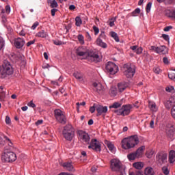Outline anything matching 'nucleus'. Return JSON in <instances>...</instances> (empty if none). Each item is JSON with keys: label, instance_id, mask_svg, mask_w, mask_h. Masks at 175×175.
Returning a JSON list of instances; mask_svg holds the SVG:
<instances>
[{"label": "nucleus", "instance_id": "nucleus-1", "mask_svg": "<svg viewBox=\"0 0 175 175\" xmlns=\"http://www.w3.org/2000/svg\"><path fill=\"white\" fill-rule=\"evenodd\" d=\"M13 66L9 60L5 59L3 62V64L0 66V79H5L8 76H12L14 73Z\"/></svg>", "mask_w": 175, "mask_h": 175}, {"label": "nucleus", "instance_id": "nucleus-2", "mask_svg": "<svg viewBox=\"0 0 175 175\" xmlns=\"http://www.w3.org/2000/svg\"><path fill=\"white\" fill-rule=\"evenodd\" d=\"M122 148L124 150H131V148H133L135 146L139 144V137L137 135H132L127 138H124L122 142Z\"/></svg>", "mask_w": 175, "mask_h": 175}, {"label": "nucleus", "instance_id": "nucleus-3", "mask_svg": "<svg viewBox=\"0 0 175 175\" xmlns=\"http://www.w3.org/2000/svg\"><path fill=\"white\" fill-rule=\"evenodd\" d=\"M136 73V67L135 65L128 63L123 66V74L127 79H132Z\"/></svg>", "mask_w": 175, "mask_h": 175}, {"label": "nucleus", "instance_id": "nucleus-4", "mask_svg": "<svg viewBox=\"0 0 175 175\" xmlns=\"http://www.w3.org/2000/svg\"><path fill=\"white\" fill-rule=\"evenodd\" d=\"M63 135L66 140L72 142L73 137H75V128H73L72 124H68L64 127Z\"/></svg>", "mask_w": 175, "mask_h": 175}, {"label": "nucleus", "instance_id": "nucleus-5", "mask_svg": "<svg viewBox=\"0 0 175 175\" xmlns=\"http://www.w3.org/2000/svg\"><path fill=\"white\" fill-rule=\"evenodd\" d=\"M133 108V106L131 104L124 105H122L121 109L115 110L114 113H116L118 116H123L124 117V116H129Z\"/></svg>", "mask_w": 175, "mask_h": 175}, {"label": "nucleus", "instance_id": "nucleus-6", "mask_svg": "<svg viewBox=\"0 0 175 175\" xmlns=\"http://www.w3.org/2000/svg\"><path fill=\"white\" fill-rule=\"evenodd\" d=\"M55 118L57 122L59 124H62L65 125L66 124V116H65V113L60 109H55L54 111Z\"/></svg>", "mask_w": 175, "mask_h": 175}, {"label": "nucleus", "instance_id": "nucleus-7", "mask_svg": "<svg viewBox=\"0 0 175 175\" xmlns=\"http://www.w3.org/2000/svg\"><path fill=\"white\" fill-rule=\"evenodd\" d=\"M105 69L110 75H116L118 72V66L111 62H107Z\"/></svg>", "mask_w": 175, "mask_h": 175}, {"label": "nucleus", "instance_id": "nucleus-8", "mask_svg": "<svg viewBox=\"0 0 175 175\" xmlns=\"http://www.w3.org/2000/svg\"><path fill=\"white\" fill-rule=\"evenodd\" d=\"M150 50L154 51V53H157V54L165 55L167 54L168 53V49L165 45H162L160 46H151Z\"/></svg>", "mask_w": 175, "mask_h": 175}, {"label": "nucleus", "instance_id": "nucleus-9", "mask_svg": "<svg viewBox=\"0 0 175 175\" xmlns=\"http://www.w3.org/2000/svg\"><path fill=\"white\" fill-rule=\"evenodd\" d=\"M77 135L79 136V139L81 140L83 143H86L87 144H90V135L83 130H79L77 131Z\"/></svg>", "mask_w": 175, "mask_h": 175}, {"label": "nucleus", "instance_id": "nucleus-10", "mask_svg": "<svg viewBox=\"0 0 175 175\" xmlns=\"http://www.w3.org/2000/svg\"><path fill=\"white\" fill-rule=\"evenodd\" d=\"M86 57L87 59H88V61H90V62H95L96 64H97V62H100V57H99V55H98L96 52H88V55Z\"/></svg>", "mask_w": 175, "mask_h": 175}, {"label": "nucleus", "instance_id": "nucleus-11", "mask_svg": "<svg viewBox=\"0 0 175 175\" xmlns=\"http://www.w3.org/2000/svg\"><path fill=\"white\" fill-rule=\"evenodd\" d=\"M121 161L117 159L111 160V169L112 172H120L121 170Z\"/></svg>", "mask_w": 175, "mask_h": 175}, {"label": "nucleus", "instance_id": "nucleus-12", "mask_svg": "<svg viewBox=\"0 0 175 175\" xmlns=\"http://www.w3.org/2000/svg\"><path fill=\"white\" fill-rule=\"evenodd\" d=\"M88 148H92V150H94V151H96V152H100V143H99V142L96 139H93L91 140Z\"/></svg>", "mask_w": 175, "mask_h": 175}, {"label": "nucleus", "instance_id": "nucleus-13", "mask_svg": "<svg viewBox=\"0 0 175 175\" xmlns=\"http://www.w3.org/2000/svg\"><path fill=\"white\" fill-rule=\"evenodd\" d=\"M78 57H87L88 55V50L85 46H79L75 51Z\"/></svg>", "mask_w": 175, "mask_h": 175}, {"label": "nucleus", "instance_id": "nucleus-14", "mask_svg": "<svg viewBox=\"0 0 175 175\" xmlns=\"http://www.w3.org/2000/svg\"><path fill=\"white\" fill-rule=\"evenodd\" d=\"M156 159L159 165H163L167 162V155L166 154H159L156 156Z\"/></svg>", "mask_w": 175, "mask_h": 175}, {"label": "nucleus", "instance_id": "nucleus-15", "mask_svg": "<svg viewBox=\"0 0 175 175\" xmlns=\"http://www.w3.org/2000/svg\"><path fill=\"white\" fill-rule=\"evenodd\" d=\"M96 110L97 111V116H102L107 113V107H103L100 105H97L96 107Z\"/></svg>", "mask_w": 175, "mask_h": 175}, {"label": "nucleus", "instance_id": "nucleus-16", "mask_svg": "<svg viewBox=\"0 0 175 175\" xmlns=\"http://www.w3.org/2000/svg\"><path fill=\"white\" fill-rule=\"evenodd\" d=\"M14 44L16 49H22L24 44H25V40L24 38H18L15 40Z\"/></svg>", "mask_w": 175, "mask_h": 175}, {"label": "nucleus", "instance_id": "nucleus-17", "mask_svg": "<svg viewBox=\"0 0 175 175\" xmlns=\"http://www.w3.org/2000/svg\"><path fill=\"white\" fill-rule=\"evenodd\" d=\"M62 166L64 169L68 170V172H76L75 167H73V165L70 162H64Z\"/></svg>", "mask_w": 175, "mask_h": 175}, {"label": "nucleus", "instance_id": "nucleus-18", "mask_svg": "<svg viewBox=\"0 0 175 175\" xmlns=\"http://www.w3.org/2000/svg\"><path fill=\"white\" fill-rule=\"evenodd\" d=\"M165 14L172 20H175V10H165Z\"/></svg>", "mask_w": 175, "mask_h": 175}, {"label": "nucleus", "instance_id": "nucleus-19", "mask_svg": "<svg viewBox=\"0 0 175 175\" xmlns=\"http://www.w3.org/2000/svg\"><path fill=\"white\" fill-rule=\"evenodd\" d=\"M129 84L126 82H122L118 84V88L119 90V92H122L128 88Z\"/></svg>", "mask_w": 175, "mask_h": 175}, {"label": "nucleus", "instance_id": "nucleus-20", "mask_svg": "<svg viewBox=\"0 0 175 175\" xmlns=\"http://www.w3.org/2000/svg\"><path fill=\"white\" fill-rule=\"evenodd\" d=\"M9 13H10V6L6 5L5 9L1 10V16L2 18H6V16L8 14H9Z\"/></svg>", "mask_w": 175, "mask_h": 175}, {"label": "nucleus", "instance_id": "nucleus-21", "mask_svg": "<svg viewBox=\"0 0 175 175\" xmlns=\"http://www.w3.org/2000/svg\"><path fill=\"white\" fill-rule=\"evenodd\" d=\"M174 126L173 125H170V126H167L166 129V133L169 137H173V135H174Z\"/></svg>", "mask_w": 175, "mask_h": 175}, {"label": "nucleus", "instance_id": "nucleus-22", "mask_svg": "<svg viewBox=\"0 0 175 175\" xmlns=\"http://www.w3.org/2000/svg\"><path fill=\"white\" fill-rule=\"evenodd\" d=\"M130 49L131 50H133V51H134V53H136V54H138V55L142 54V53H143V48L138 47L136 45L131 46Z\"/></svg>", "mask_w": 175, "mask_h": 175}, {"label": "nucleus", "instance_id": "nucleus-23", "mask_svg": "<svg viewBox=\"0 0 175 175\" xmlns=\"http://www.w3.org/2000/svg\"><path fill=\"white\" fill-rule=\"evenodd\" d=\"M142 154H129L127 155V158L130 161H135L136 158H142Z\"/></svg>", "mask_w": 175, "mask_h": 175}, {"label": "nucleus", "instance_id": "nucleus-24", "mask_svg": "<svg viewBox=\"0 0 175 175\" xmlns=\"http://www.w3.org/2000/svg\"><path fill=\"white\" fill-rule=\"evenodd\" d=\"M96 43L98 46H100V47H103V49H106V47H107V44L105 43L100 38L96 39Z\"/></svg>", "mask_w": 175, "mask_h": 175}, {"label": "nucleus", "instance_id": "nucleus-25", "mask_svg": "<svg viewBox=\"0 0 175 175\" xmlns=\"http://www.w3.org/2000/svg\"><path fill=\"white\" fill-rule=\"evenodd\" d=\"M144 174L145 175H154L155 172L154 171V169L151 167H148L144 170Z\"/></svg>", "mask_w": 175, "mask_h": 175}, {"label": "nucleus", "instance_id": "nucleus-26", "mask_svg": "<svg viewBox=\"0 0 175 175\" xmlns=\"http://www.w3.org/2000/svg\"><path fill=\"white\" fill-rule=\"evenodd\" d=\"M36 36L37 38H44L46 36H49V34L47 33V32H46L44 30H41L40 31H38L36 34Z\"/></svg>", "mask_w": 175, "mask_h": 175}, {"label": "nucleus", "instance_id": "nucleus-27", "mask_svg": "<svg viewBox=\"0 0 175 175\" xmlns=\"http://www.w3.org/2000/svg\"><path fill=\"white\" fill-rule=\"evenodd\" d=\"M107 148L111 151V152H116V146L114 144L110 142H107L106 143Z\"/></svg>", "mask_w": 175, "mask_h": 175}, {"label": "nucleus", "instance_id": "nucleus-28", "mask_svg": "<svg viewBox=\"0 0 175 175\" xmlns=\"http://www.w3.org/2000/svg\"><path fill=\"white\" fill-rule=\"evenodd\" d=\"M93 86L94 88V91L99 92L103 90V86L100 83H94Z\"/></svg>", "mask_w": 175, "mask_h": 175}, {"label": "nucleus", "instance_id": "nucleus-29", "mask_svg": "<svg viewBox=\"0 0 175 175\" xmlns=\"http://www.w3.org/2000/svg\"><path fill=\"white\" fill-rule=\"evenodd\" d=\"M149 109L151 110V111H158V107H157V104L154 102H149Z\"/></svg>", "mask_w": 175, "mask_h": 175}, {"label": "nucleus", "instance_id": "nucleus-30", "mask_svg": "<svg viewBox=\"0 0 175 175\" xmlns=\"http://www.w3.org/2000/svg\"><path fill=\"white\" fill-rule=\"evenodd\" d=\"M133 167H135V169H137V170H142V169H143V166H144V164H143V163L142 162H137V163H134L133 164Z\"/></svg>", "mask_w": 175, "mask_h": 175}, {"label": "nucleus", "instance_id": "nucleus-31", "mask_svg": "<svg viewBox=\"0 0 175 175\" xmlns=\"http://www.w3.org/2000/svg\"><path fill=\"white\" fill-rule=\"evenodd\" d=\"M73 76L77 79V80H79V81H83V74L79 72H75L73 73Z\"/></svg>", "mask_w": 175, "mask_h": 175}, {"label": "nucleus", "instance_id": "nucleus-32", "mask_svg": "<svg viewBox=\"0 0 175 175\" xmlns=\"http://www.w3.org/2000/svg\"><path fill=\"white\" fill-rule=\"evenodd\" d=\"M48 3L49 5H50V7L52 8V9H55V8H58V3H57V1L55 0H49Z\"/></svg>", "mask_w": 175, "mask_h": 175}, {"label": "nucleus", "instance_id": "nucleus-33", "mask_svg": "<svg viewBox=\"0 0 175 175\" xmlns=\"http://www.w3.org/2000/svg\"><path fill=\"white\" fill-rule=\"evenodd\" d=\"M9 155V158L8 161H9V163H12L13 162H14L16 159H17V155L16 154H10Z\"/></svg>", "mask_w": 175, "mask_h": 175}, {"label": "nucleus", "instance_id": "nucleus-34", "mask_svg": "<svg viewBox=\"0 0 175 175\" xmlns=\"http://www.w3.org/2000/svg\"><path fill=\"white\" fill-rule=\"evenodd\" d=\"M109 95H111V96H116L117 95V88L116 87L111 88L109 90Z\"/></svg>", "mask_w": 175, "mask_h": 175}, {"label": "nucleus", "instance_id": "nucleus-35", "mask_svg": "<svg viewBox=\"0 0 175 175\" xmlns=\"http://www.w3.org/2000/svg\"><path fill=\"white\" fill-rule=\"evenodd\" d=\"M8 159H10L8 154H4L1 155L2 162H4L5 163H9V161H8Z\"/></svg>", "mask_w": 175, "mask_h": 175}, {"label": "nucleus", "instance_id": "nucleus-36", "mask_svg": "<svg viewBox=\"0 0 175 175\" xmlns=\"http://www.w3.org/2000/svg\"><path fill=\"white\" fill-rule=\"evenodd\" d=\"M110 36H111V38H113V39H114V40H116V42H120V38H118V35L117 34V33L114 32V31H111L110 32Z\"/></svg>", "mask_w": 175, "mask_h": 175}, {"label": "nucleus", "instance_id": "nucleus-37", "mask_svg": "<svg viewBox=\"0 0 175 175\" xmlns=\"http://www.w3.org/2000/svg\"><path fill=\"white\" fill-rule=\"evenodd\" d=\"M81 24H83V21H81V18H80V16H77L75 18V25L77 27H80Z\"/></svg>", "mask_w": 175, "mask_h": 175}, {"label": "nucleus", "instance_id": "nucleus-38", "mask_svg": "<svg viewBox=\"0 0 175 175\" xmlns=\"http://www.w3.org/2000/svg\"><path fill=\"white\" fill-rule=\"evenodd\" d=\"M77 39H78L80 44H84L85 43L84 41V36H83V34H79L77 36Z\"/></svg>", "mask_w": 175, "mask_h": 175}, {"label": "nucleus", "instance_id": "nucleus-39", "mask_svg": "<svg viewBox=\"0 0 175 175\" xmlns=\"http://www.w3.org/2000/svg\"><path fill=\"white\" fill-rule=\"evenodd\" d=\"M132 17H136L137 14H140V8H136L131 14H130Z\"/></svg>", "mask_w": 175, "mask_h": 175}, {"label": "nucleus", "instance_id": "nucleus-40", "mask_svg": "<svg viewBox=\"0 0 175 175\" xmlns=\"http://www.w3.org/2000/svg\"><path fill=\"white\" fill-rule=\"evenodd\" d=\"M118 107H121V103L117 102L109 106V109H118Z\"/></svg>", "mask_w": 175, "mask_h": 175}, {"label": "nucleus", "instance_id": "nucleus-41", "mask_svg": "<svg viewBox=\"0 0 175 175\" xmlns=\"http://www.w3.org/2000/svg\"><path fill=\"white\" fill-rule=\"evenodd\" d=\"M170 163H174L175 162V154H169Z\"/></svg>", "mask_w": 175, "mask_h": 175}, {"label": "nucleus", "instance_id": "nucleus-42", "mask_svg": "<svg viewBox=\"0 0 175 175\" xmlns=\"http://www.w3.org/2000/svg\"><path fill=\"white\" fill-rule=\"evenodd\" d=\"M80 161H87V154H81L79 157H77Z\"/></svg>", "mask_w": 175, "mask_h": 175}, {"label": "nucleus", "instance_id": "nucleus-43", "mask_svg": "<svg viewBox=\"0 0 175 175\" xmlns=\"http://www.w3.org/2000/svg\"><path fill=\"white\" fill-rule=\"evenodd\" d=\"M151 6H152V3L149 2L147 3L146 7V13H150V12H151Z\"/></svg>", "mask_w": 175, "mask_h": 175}, {"label": "nucleus", "instance_id": "nucleus-44", "mask_svg": "<svg viewBox=\"0 0 175 175\" xmlns=\"http://www.w3.org/2000/svg\"><path fill=\"white\" fill-rule=\"evenodd\" d=\"M3 47H5V40H3L2 36H0V51L3 49Z\"/></svg>", "mask_w": 175, "mask_h": 175}, {"label": "nucleus", "instance_id": "nucleus-45", "mask_svg": "<svg viewBox=\"0 0 175 175\" xmlns=\"http://www.w3.org/2000/svg\"><path fill=\"white\" fill-rule=\"evenodd\" d=\"M116 21H117V17L111 18V19H109V27H114V22Z\"/></svg>", "mask_w": 175, "mask_h": 175}, {"label": "nucleus", "instance_id": "nucleus-46", "mask_svg": "<svg viewBox=\"0 0 175 175\" xmlns=\"http://www.w3.org/2000/svg\"><path fill=\"white\" fill-rule=\"evenodd\" d=\"M145 148H146L145 146H141V147H139V148L137 150L135 154H142V152L144 151Z\"/></svg>", "mask_w": 175, "mask_h": 175}, {"label": "nucleus", "instance_id": "nucleus-47", "mask_svg": "<svg viewBox=\"0 0 175 175\" xmlns=\"http://www.w3.org/2000/svg\"><path fill=\"white\" fill-rule=\"evenodd\" d=\"M5 93L4 92V90H3L1 92V93H0V100L1 102H3V100H5Z\"/></svg>", "mask_w": 175, "mask_h": 175}, {"label": "nucleus", "instance_id": "nucleus-48", "mask_svg": "<svg viewBox=\"0 0 175 175\" xmlns=\"http://www.w3.org/2000/svg\"><path fill=\"white\" fill-rule=\"evenodd\" d=\"M165 107H167V109H170V107H173V105L172 104V103L170 102V100H167L165 103Z\"/></svg>", "mask_w": 175, "mask_h": 175}, {"label": "nucleus", "instance_id": "nucleus-49", "mask_svg": "<svg viewBox=\"0 0 175 175\" xmlns=\"http://www.w3.org/2000/svg\"><path fill=\"white\" fill-rule=\"evenodd\" d=\"M168 77L170 79V80L175 81V74L174 72H169Z\"/></svg>", "mask_w": 175, "mask_h": 175}, {"label": "nucleus", "instance_id": "nucleus-50", "mask_svg": "<svg viewBox=\"0 0 175 175\" xmlns=\"http://www.w3.org/2000/svg\"><path fill=\"white\" fill-rule=\"evenodd\" d=\"M96 106H98L97 104H94L92 107H90V113H95V110H96Z\"/></svg>", "mask_w": 175, "mask_h": 175}, {"label": "nucleus", "instance_id": "nucleus-51", "mask_svg": "<svg viewBox=\"0 0 175 175\" xmlns=\"http://www.w3.org/2000/svg\"><path fill=\"white\" fill-rule=\"evenodd\" d=\"M93 31H94V35H98L99 33V27L94 25L93 26Z\"/></svg>", "mask_w": 175, "mask_h": 175}, {"label": "nucleus", "instance_id": "nucleus-52", "mask_svg": "<svg viewBox=\"0 0 175 175\" xmlns=\"http://www.w3.org/2000/svg\"><path fill=\"white\" fill-rule=\"evenodd\" d=\"M153 70H154V73H157V75H159L161 73V72H162L161 70V68H159V67H154L153 68Z\"/></svg>", "mask_w": 175, "mask_h": 175}, {"label": "nucleus", "instance_id": "nucleus-53", "mask_svg": "<svg viewBox=\"0 0 175 175\" xmlns=\"http://www.w3.org/2000/svg\"><path fill=\"white\" fill-rule=\"evenodd\" d=\"M162 170H163V174H164L165 175H168L169 173H170L169 170L167 169V167H162Z\"/></svg>", "mask_w": 175, "mask_h": 175}, {"label": "nucleus", "instance_id": "nucleus-54", "mask_svg": "<svg viewBox=\"0 0 175 175\" xmlns=\"http://www.w3.org/2000/svg\"><path fill=\"white\" fill-rule=\"evenodd\" d=\"M100 39H106V34L105 31H102L98 37Z\"/></svg>", "mask_w": 175, "mask_h": 175}, {"label": "nucleus", "instance_id": "nucleus-55", "mask_svg": "<svg viewBox=\"0 0 175 175\" xmlns=\"http://www.w3.org/2000/svg\"><path fill=\"white\" fill-rule=\"evenodd\" d=\"M170 102L172 104L173 106H175V96H172L169 98Z\"/></svg>", "mask_w": 175, "mask_h": 175}, {"label": "nucleus", "instance_id": "nucleus-56", "mask_svg": "<svg viewBox=\"0 0 175 175\" xmlns=\"http://www.w3.org/2000/svg\"><path fill=\"white\" fill-rule=\"evenodd\" d=\"M39 26V22H35L33 25L31 26V29H36V27Z\"/></svg>", "mask_w": 175, "mask_h": 175}, {"label": "nucleus", "instance_id": "nucleus-57", "mask_svg": "<svg viewBox=\"0 0 175 175\" xmlns=\"http://www.w3.org/2000/svg\"><path fill=\"white\" fill-rule=\"evenodd\" d=\"M27 106H29V107H33V109H34V107H36V105H35V103H33L32 100L27 104Z\"/></svg>", "mask_w": 175, "mask_h": 175}, {"label": "nucleus", "instance_id": "nucleus-58", "mask_svg": "<svg viewBox=\"0 0 175 175\" xmlns=\"http://www.w3.org/2000/svg\"><path fill=\"white\" fill-rule=\"evenodd\" d=\"M54 44H55L56 46H61V44H62V42L59 41L58 40H54L53 41Z\"/></svg>", "mask_w": 175, "mask_h": 175}, {"label": "nucleus", "instance_id": "nucleus-59", "mask_svg": "<svg viewBox=\"0 0 175 175\" xmlns=\"http://www.w3.org/2000/svg\"><path fill=\"white\" fill-rule=\"evenodd\" d=\"M85 36H86L87 40L88 42H91L92 38H91V35H90V33L87 32Z\"/></svg>", "mask_w": 175, "mask_h": 175}, {"label": "nucleus", "instance_id": "nucleus-60", "mask_svg": "<svg viewBox=\"0 0 175 175\" xmlns=\"http://www.w3.org/2000/svg\"><path fill=\"white\" fill-rule=\"evenodd\" d=\"M173 90H174V88H173V86L167 87L165 88V91H167V92H172V91H173Z\"/></svg>", "mask_w": 175, "mask_h": 175}, {"label": "nucleus", "instance_id": "nucleus-61", "mask_svg": "<svg viewBox=\"0 0 175 175\" xmlns=\"http://www.w3.org/2000/svg\"><path fill=\"white\" fill-rule=\"evenodd\" d=\"M35 42H36V40H31V41H29V42L27 43V47H29V46H31V44H35Z\"/></svg>", "mask_w": 175, "mask_h": 175}, {"label": "nucleus", "instance_id": "nucleus-62", "mask_svg": "<svg viewBox=\"0 0 175 175\" xmlns=\"http://www.w3.org/2000/svg\"><path fill=\"white\" fill-rule=\"evenodd\" d=\"M163 62L165 65L169 64V59H167L166 57L163 58Z\"/></svg>", "mask_w": 175, "mask_h": 175}, {"label": "nucleus", "instance_id": "nucleus-63", "mask_svg": "<svg viewBox=\"0 0 175 175\" xmlns=\"http://www.w3.org/2000/svg\"><path fill=\"white\" fill-rule=\"evenodd\" d=\"M11 120H10V118L9 116H6L5 117V123L9 125V124H10Z\"/></svg>", "mask_w": 175, "mask_h": 175}, {"label": "nucleus", "instance_id": "nucleus-64", "mask_svg": "<svg viewBox=\"0 0 175 175\" xmlns=\"http://www.w3.org/2000/svg\"><path fill=\"white\" fill-rule=\"evenodd\" d=\"M135 175H143V172L140 170L135 171Z\"/></svg>", "mask_w": 175, "mask_h": 175}]
</instances>
